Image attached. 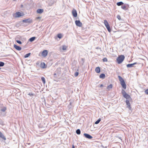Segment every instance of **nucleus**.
<instances>
[{"label":"nucleus","mask_w":148,"mask_h":148,"mask_svg":"<svg viewBox=\"0 0 148 148\" xmlns=\"http://www.w3.org/2000/svg\"><path fill=\"white\" fill-rule=\"evenodd\" d=\"M118 77L122 87L124 89H126V85L124 80L123 79V78L120 76H118Z\"/></svg>","instance_id":"f257e3e1"},{"label":"nucleus","mask_w":148,"mask_h":148,"mask_svg":"<svg viewBox=\"0 0 148 148\" xmlns=\"http://www.w3.org/2000/svg\"><path fill=\"white\" fill-rule=\"evenodd\" d=\"M125 58V57L123 55L119 56L116 59V61L117 63L119 64L121 63L124 60Z\"/></svg>","instance_id":"f03ea898"},{"label":"nucleus","mask_w":148,"mask_h":148,"mask_svg":"<svg viewBox=\"0 0 148 148\" xmlns=\"http://www.w3.org/2000/svg\"><path fill=\"white\" fill-rule=\"evenodd\" d=\"M15 16L14 17L15 18L19 17L21 16H23L24 15V14L23 13H21L19 12H17L15 14Z\"/></svg>","instance_id":"7ed1b4c3"},{"label":"nucleus","mask_w":148,"mask_h":148,"mask_svg":"<svg viewBox=\"0 0 148 148\" xmlns=\"http://www.w3.org/2000/svg\"><path fill=\"white\" fill-rule=\"evenodd\" d=\"M23 22L26 23H32V20L30 18L27 19L23 20L22 21Z\"/></svg>","instance_id":"20e7f679"},{"label":"nucleus","mask_w":148,"mask_h":148,"mask_svg":"<svg viewBox=\"0 0 148 148\" xmlns=\"http://www.w3.org/2000/svg\"><path fill=\"white\" fill-rule=\"evenodd\" d=\"M75 22L76 25L77 26L79 27H81L82 26V24L79 20H76Z\"/></svg>","instance_id":"39448f33"},{"label":"nucleus","mask_w":148,"mask_h":148,"mask_svg":"<svg viewBox=\"0 0 148 148\" xmlns=\"http://www.w3.org/2000/svg\"><path fill=\"white\" fill-rule=\"evenodd\" d=\"M84 135L85 138L88 139H91L93 138L91 136L88 134L84 133Z\"/></svg>","instance_id":"423d86ee"},{"label":"nucleus","mask_w":148,"mask_h":148,"mask_svg":"<svg viewBox=\"0 0 148 148\" xmlns=\"http://www.w3.org/2000/svg\"><path fill=\"white\" fill-rule=\"evenodd\" d=\"M47 54L48 51L45 50H44L42 53V56L44 57H45L47 56Z\"/></svg>","instance_id":"0eeeda50"},{"label":"nucleus","mask_w":148,"mask_h":148,"mask_svg":"<svg viewBox=\"0 0 148 148\" xmlns=\"http://www.w3.org/2000/svg\"><path fill=\"white\" fill-rule=\"evenodd\" d=\"M137 64V63L136 62L133 63L131 64H128L127 65V67L128 68H132V67H136L134 66V65Z\"/></svg>","instance_id":"6e6552de"},{"label":"nucleus","mask_w":148,"mask_h":148,"mask_svg":"<svg viewBox=\"0 0 148 148\" xmlns=\"http://www.w3.org/2000/svg\"><path fill=\"white\" fill-rule=\"evenodd\" d=\"M125 102L127 106V108H129V110H131L132 109V108L130 106V104L129 101L128 99H126Z\"/></svg>","instance_id":"1a4fd4ad"},{"label":"nucleus","mask_w":148,"mask_h":148,"mask_svg":"<svg viewBox=\"0 0 148 148\" xmlns=\"http://www.w3.org/2000/svg\"><path fill=\"white\" fill-rule=\"evenodd\" d=\"M72 15L75 17H76L77 16V13L76 10L75 9H73L72 12Z\"/></svg>","instance_id":"9d476101"},{"label":"nucleus","mask_w":148,"mask_h":148,"mask_svg":"<svg viewBox=\"0 0 148 148\" xmlns=\"http://www.w3.org/2000/svg\"><path fill=\"white\" fill-rule=\"evenodd\" d=\"M14 47L17 50L19 51H21L22 49L21 47L18 46L15 44L14 45Z\"/></svg>","instance_id":"9b49d317"},{"label":"nucleus","mask_w":148,"mask_h":148,"mask_svg":"<svg viewBox=\"0 0 148 148\" xmlns=\"http://www.w3.org/2000/svg\"><path fill=\"white\" fill-rule=\"evenodd\" d=\"M0 137L3 140H6V138L5 137L3 133L0 131Z\"/></svg>","instance_id":"f8f14e48"},{"label":"nucleus","mask_w":148,"mask_h":148,"mask_svg":"<svg viewBox=\"0 0 148 148\" xmlns=\"http://www.w3.org/2000/svg\"><path fill=\"white\" fill-rule=\"evenodd\" d=\"M46 64L44 62H42L40 65L41 68L42 69H44L46 68Z\"/></svg>","instance_id":"ddd939ff"},{"label":"nucleus","mask_w":148,"mask_h":148,"mask_svg":"<svg viewBox=\"0 0 148 148\" xmlns=\"http://www.w3.org/2000/svg\"><path fill=\"white\" fill-rule=\"evenodd\" d=\"M1 109L0 110V111L2 112H5L7 110V108L5 107H1Z\"/></svg>","instance_id":"4468645a"},{"label":"nucleus","mask_w":148,"mask_h":148,"mask_svg":"<svg viewBox=\"0 0 148 148\" xmlns=\"http://www.w3.org/2000/svg\"><path fill=\"white\" fill-rule=\"evenodd\" d=\"M44 10L42 9H38L37 10L36 12L38 14H41L43 12Z\"/></svg>","instance_id":"2eb2a0df"},{"label":"nucleus","mask_w":148,"mask_h":148,"mask_svg":"<svg viewBox=\"0 0 148 148\" xmlns=\"http://www.w3.org/2000/svg\"><path fill=\"white\" fill-rule=\"evenodd\" d=\"M123 97L127 99H129L131 98L130 96L127 93L125 95H123Z\"/></svg>","instance_id":"dca6fc26"},{"label":"nucleus","mask_w":148,"mask_h":148,"mask_svg":"<svg viewBox=\"0 0 148 148\" xmlns=\"http://www.w3.org/2000/svg\"><path fill=\"white\" fill-rule=\"evenodd\" d=\"M95 72L97 73H99L100 72V69L99 67H97L95 69Z\"/></svg>","instance_id":"f3484780"},{"label":"nucleus","mask_w":148,"mask_h":148,"mask_svg":"<svg viewBox=\"0 0 148 148\" xmlns=\"http://www.w3.org/2000/svg\"><path fill=\"white\" fill-rule=\"evenodd\" d=\"M99 77L100 78L104 79L105 77V74L104 73H102L99 75Z\"/></svg>","instance_id":"a211bd4d"},{"label":"nucleus","mask_w":148,"mask_h":148,"mask_svg":"<svg viewBox=\"0 0 148 148\" xmlns=\"http://www.w3.org/2000/svg\"><path fill=\"white\" fill-rule=\"evenodd\" d=\"M107 29L108 31L110 32H111V28H110V26H109V25H107V26H106Z\"/></svg>","instance_id":"6ab92c4d"},{"label":"nucleus","mask_w":148,"mask_h":148,"mask_svg":"<svg viewBox=\"0 0 148 148\" xmlns=\"http://www.w3.org/2000/svg\"><path fill=\"white\" fill-rule=\"evenodd\" d=\"M85 61V59L84 58H82L81 59V61L80 62V64H81L82 65H83L84 64V62Z\"/></svg>","instance_id":"aec40b11"},{"label":"nucleus","mask_w":148,"mask_h":148,"mask_svg":"<svg viewBox=\"0 0 148 148\" xmlns=\"http://www.w3.org/2000/svg\"><path fill=\"white\" fill-rule=\"evenodd\" d=\"M36 38V37H34V36L32 37L29 39V40L30 42H32L34 41L35 39Z\"/></svg>","instance_id":"412c9836"},{"label":"nucleus","mask_w":148,"mask_h":148,"mask_svg":"<svg viewBox=\"0 0 148 148\" xmlns=\"http://www.w3.org/2000/svg\"><path fill=\"white\" fill-rule=\"evenodd\" d=\"M124 4V3L122 1L118 2L116 3V5L119 6L121 5Z\"/></svg>","instance_id":"4be33fe9"},{"label":"nucleus","mask_w":148,"mask_h":148,"mask_svg":"<svg viewBox=\"0 0 148 148\" xmlns=\"http://www.w3.org/2000/svg\"><path fill=\"white\" fill-rule=\"evenodd\" d=\"M76 133L78 135H79L81 133V131L79 129H78L76 130Z\"/></svg>","instance_id":"5701e85b"},{"label":"nucleus","mask_w":148,"mask_h":148,"mask_svg":"<svg viewBox=\"0 0 148 148\" xmlns=\"http://www.w3.org/2000/svg\"><path fill=\"white\" fill-rule=\"evenodd\" d=\"M101 118H99L96 121H95V124H98L101 121Z\"/></svg>","instance_id":"b1692460"},{"label":"nucleus","mask_w":148,"mask_h":148,"mask_svg":"<svg viewBox=\"0 0 148 148\" xmlns=\"http://www.w3.org/2000/svg\"><path fill=\"white\" fill-rule=\"evenodd\" d=\"M30 54H31V53H28L25 54L24 56V58H27L28 57L30 56Z\"/></svg>","instance_id":"393cba45"},{"label":"nucleus","mask_w":148,"mask_h":148,"mask_svg":"<svg viewBox=\"0 0 148 148\" xmlns=\"http://www.w3.org/2000/svg\"><path fill=\"white\" fill-rule=\"evenodd\" d=\"M121 93L123 96V95H125L127 93L123 89H122L121 91Z\"/></svg>","instance_id":"a878e982"},{"label":"nucleus","mask_w":148,"mask_h":148,"mask_svg":"<svg viewBox=\"0 0 148 148\" xmlns=\"http://www.w3.org/2000/svg\"><path fill=\"white\" fill-rule=\"evenodd\" d=\"M41 79L44 84L45 83V78L43 77H42L41 78Z\"/></svg>","instance_id":"bb28decb"},{"label":"nucleus","mask_w":148,"mask_h":148,"mask_svg":"<svg viewBox=\"0 0 148 148\" xmlns=\"http://www.w3.org/2000/svg\"><path fill=\"white\" fill-rule=\"evenodd\" d=\"M112 84H110V85L108 86L107 88L109 90L110 89L112 88Z\"/></svg>","instance_id":"cd10ccee"},{"label":"nucleus","mask_w":148,"mask_h":148,"mask_svg":"<svg viewBox=\"0 0 148 148\" xmlns=\"http://www.w3.org/2000/svg\"><path fill=\"white\" fill-rule=\"evenodd\" d=\"M104 23L105 26H107V25H109L108 22L106 20H104Z\"/></svg>","instance_id":"c85d7f7f"},{"label":"nucleus","mask_w":148,"mask_h":148,"mask_svg":"<svg viewBox=\"0 0 148 148\" xmlns=\"http://www.w3.org/2000/svg\"><path fill=\"white\" fill-rule=\"evenodd\" d=\"M5 64L4 62H0V67L3 66Z\"/></svg>","instance_id":"c756f323"},{"label":"nucleus","mask_w":148,"mask_h":148,"mask_svg":"<svg viewBox=\"0 0 148 148\" xmlns=\"http://www.w3.org/2000/svg\"><path fill=\"white\" fill-rule=\"evenodd\" d=\"M66 46L65 45L62 46V49L63 50H65L66 49Z\"/></svg>","instance_id":"7c9ffc66"},{"label":"nucleus","mask_w":148,"mask_h":148,"mask_svg":"<svg viewBox=\"0 0 148 148\" xmlns=\"http://www.w3.org/2000/svg\"><path fill=\"white\" fill-rule=\"evenodd\" d=\"M57 37L59 38H61L62 37V35L60 34H58L57 35Z\"/></svg>","instance_id":"2f4dec72"},{"label":"nucleus","mask_w":148,"mask_h":148,"mask_svg":"<svg viewBox=\"0 0 148 148\" xmlns=\"http://www.w3.org/2000/svg\"><path fill=\"white\" fill-rule=\"evenodd\" d=\"M102 60L103 62H106L108 61L107 58H103Z\"/></svg>","instance_id":"473e14b6"},{"label":"nucleus","mask_w":148,"mask_h":148,"mask_svg":"<svg viewBox=\"0 0 148 148\" xmlns=\"http://www.w3.org/2000/svg\"><path fill=\"white\" fill-rule=\"evenodd\" d=\"M79 75V73L77 72H75L74 74V75L75 77H77Z\"/></svg>","instance_id":"72a5a7b5"},{"label":"nucleus","mask_w":148,"mask_h":148,"mask_svg":"<svg viewBox=\"0 0 148 148\" xmlns=\"http://www.w3.org/2000/svg\"><path fill=\"white\" fill-rule=\"evenodd\" d=\"M121 8L122 9H123V10H125L126 7L125 5H124L123 6H121Z\"/></svg>","instance_id":"f704fd0d"},{"label":"nucleus","mask_w":148,"mask_h":148,"mask_svg":"<svg viewBox=\"0 0 148 148\" xmlns=\"http://www.w3.org/2000/svg\"><path fill=\"white\" fill-rule=\"evenodd\" d=\"M16 42L17 43L19 44H21L22 43L21 42V41H20V40H16Z\"/></svg>","instance_id":"c9c22d12"},{"label":"nucleus","mask_w":148,"mask_h":148,"mask_svg":"<svg viewBox=\"0 0 148 148\" xmlns=\"http://www.w3.org/2000/svg\"><path fill=\"white\" fill-rule=\"evenodd\" d=\"M117 18H118L119 20H120L121 19V16H120V15H117Z\"/></svg>","instance_id":"e433bc0d"},{"label":"nucleus","mask_w":148,"mask_h":148,"mask_svg":"<svg viewBox=\"0 0 148 148\" xmlns=\"http://www.w3.org/2000/svg\"><path fill=\"white\" fill-rule=\"evenodd\" d=\"M145 92L147 95H148V88L145 90Z\"/></svg>","instance_id":"4c0bfd02"},{"label":"nucleus","mask_w":148,"mask_h":148,"mask_svg":"<svg viewBox=\"0 0 148 148\" xmlns=\"http://www.w3.org/2000/svg\"><path fill=\"white\" fill-rule=\"evenodd\" d=\"M41 18V17L40 16H38L36 17V19H38Z\"/></svg>","instance_id":"58836bf2"},{"label":"nucleus","mask_w":148,"mask_h":148,"mask_svg":"<svg viewBox=\"0 0 148 148\" xmlns=\"http://www.w3.org/2000/svg\"><path fill=\"white\" fill-rule=\"evenodd\" d=\"M53 75H54V77H57V76H56V75H57V74H56V73H54L53 74Z\"/></svg>","instance_id":"ea45409f"},{"label":"nucleus","mask_w":148,"mask_h":148,"mask_svg":"<svg viewBox=\"0 0 148 148\" xmlns=\"http://www.w3.org/2000/svg\"><path fill=\"white\" fill-rule=\"evenodd\" d=\"M28 95L31 96L33 95V94L32 93H29V94H28Z\"/></svg>","instance_id":"a19ab883"},{"label":"nucleus","mask_w":148,"mask_h":148,"mask_svg":"<svg viewBox=\"0 0 148 148\" xmlns=\"http://www.w3.org/2000/svg\"><path fill=\"white\" fill-rule=\"evenodd\" d=\"M99 87H101L103 86V84H101L99 85Z\"/></svg>","instance_id":"79ce46f5"},{"label":"nucleus","mask_w":148,"mask_h":148,"mask_svg":"<svg viewBox=\"0 0 148 148\" xmlns=\"http://www.w3.org/2000/svg\"><path fill=\"white\" fill-rule=\"evenodd\" d=\"M72 148H75V146L73 145H72Z\"/></svg>","instance_id":"37998d69"},{"label":"nucleus","mask_w":148,"mask_h":148,"mask_svg":"<svg viewBox=\"0 0 148 148\" xmlns=\"http://www.w3.org/2000/svg\"><path fill=\"white\" fill-rule=\"evenodd\" d=\"M0 69H1V68H0Z\"/></svg>","instance_id":"c03bdc74"}]
</instances>
